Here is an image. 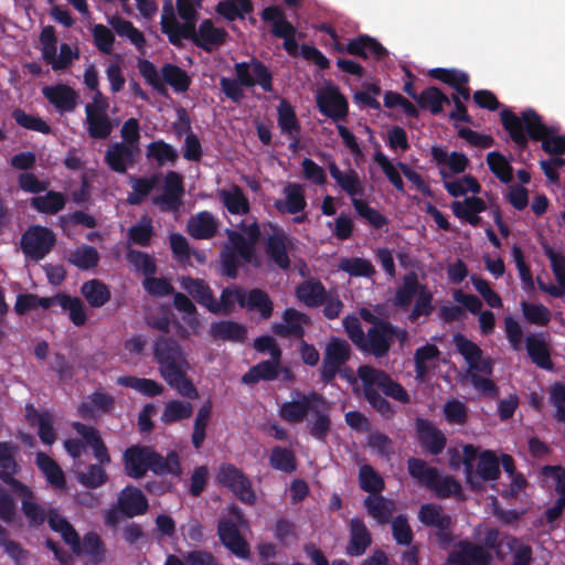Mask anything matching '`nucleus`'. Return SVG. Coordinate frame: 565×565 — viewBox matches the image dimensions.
Segmentation results:
<instances>
[{"instance_id":"1","label":"nucleus","mask_w":565,"mask_h":565,"mask_svg":"<svg viewBox=\"0 0 565 565\" xmlns=\"http://www.w3.org/2000/svg\"><path fill=\"white\" fill-rule=\"evenodd\" d=\"M501 122L521 150L527 147L531 138L534 141H541L543 150L550 154H565V137L554 136L553 128L544 125L535 110H524L520 118L511 109L505 108L501 111Z\"/></svg>"},{"instance_id":"2","label":"nucleus","mask_w":565,"mask_h":565,"mask_svg":"<svg viewBox=\"0 0 565 565\" xmlns=\"http://www.w3.org/2000/svg\"><path fill=\"white\" fill-rule=\"evenodd\" d=\"M152 355L161 377L170 387L183 397H199L195 385L186 375L190 365L178 340L170 335L156 337L152 341Z\"/></svg>"},{"instance_id":"3","label":"nucleus","mask_w":565,"mask_h":565,"mask_svg":"<svg viewBox=\"0 0 565 565\" xmlns=\"http://www.w3.org/2000/svg\"><path fill=\"white\" fill-rule=\"evenodd\" d=\"M242 233L226 228L227 243L220 252L221 274L227 278L235 279L238 276V269L243 264L259 266L256 257V245L260 239V227L255 221L250 224L241 223Z\"/></svg>"},{"instance_id":"4","label":"nucleus","mask_w":565,"mask_h":565,"mask_svg":"<svg viewBox=\"0 0 565 565\" xmlns=\"http://www.w3.org/2000/svg\"><path fill=\"white\" fill-rule=\"evenodd\" d=\"M358 376L362 382L363 395L367 403L385 418H392L395 411L380 391L399 403H409V395L402 384L394 381L385 371L370 365H361Z\"/></svg>"},{"instance_id":"5","label":"nucleus","mask_w":565,"mask_h":565,"mask_svg":"<svg viewBox=\"0 0 565 565\" xmlns=\"http://www.w3.org/2000/svg\"><path fill=\"white\" fill-rule=\"evenodd\" d=\"M125 475L132 479L143 478L148 471L157 476L171 475L180 478L182 468L177 451L171 450L166 457L152 447L132 445L122 454Z\"/></svg>"},{"instance_id":"6","label":"nucleus","mask_w":565,"mask_h":565,"mask_svg":"<svg viewBox=\"0 0 565 565\" xmlns=\"http://www.w3.org/2000/svg\"><path fill=\"white\" fill-rule=\"evenodd\" d=\"M235 77H221L220 89L226 98L239 104L245 98L244 88L258 85L265 93L274 92L273 73L267 65L258 58L234 64Z\"/></svg>"},{"instance_id":"7","label":"nucleus","mask_w":565,"mask_h":565,"mask_svg":"<svg viewBox=\"0 0 565 565\" xmlns=\"http://www.w3.org/2000/svg\"><path fill=\"white\" fill-rule=\"evenodd\" d=\"M407 335L406 329L386 321L377 327H370L359 349L376 359H383L387 356L395 340L403 344Z\"/></svg>"},{"instance_id":"8","label":"nucleus","mask_w":565,"mask_h":565,"mask_svg":"<svg viewBox=\"0 0 565 565\" xmlns=\"http://www.w3.org/2000/svg\"><path fill=\"white\" fill-rule=\"evenodd\" d=\"M56 244L55 233L43 225H30L21 235L20 247L25 256L34 262H40L50 254Z\"/></svg>"},{"instance_id":"9","label":"nucleus","mask_w":565,"mask_h":565,"mask_svg":"<svg viewBox=\"0 0 565 565\" xmlns=\"http://www.w3.org/2000/svg\"><path fill=\"white\" fill-rule=\"evenodd\" d=\"M216 481L222 487L228 489L243 503L254 505L256 503V493L252 481L233 463H221L216 473Z\"/></svg>"},{"instance_id":"10","label":"nucleus","mask_w":565,"mask_h":565,"mask_svg":"<svg viewBox=\"0 0 565 565\" xmlns=\"http://www.w3.org/2000/svg\"><path fill=\"white\" fill-rule=\"evenodd\" d=\"M260 18L266 23H271L270 33L277 39L284 40V49L290 56L298 54L296 41V28L289 22L284 10L279 6H269L263 9Z\"/></svg>"},{"instance_id":"11","label":"nucleus","mask_w":565,"mask_h":565,"mask_svg":"<svg viewBox=\"0 0 565 565\" xmlns=\"http://www.w3.org/2000/svg\"><path fill=\"white\" fill-rule=\"evenodd\" d=\"M350 344L340 338H332L326 345L322 365L320 367V381L330 384L340 373L341 367L350 360Z\"/></svg>"},{"instance_id":"12","label":"nucleus","mask_w":565,"mask_h":565,"mask_svg":"<svg viewBox=\"0 0 565 565\" xmlns=\"http://www.w3.org/2000/svg\"><path fill=\"white\" fill-rule=\"evenodd\" d=\"M334 50L363 60H367L372 56L376 62L385 61L390 54L375 38L367 34H359L358 36L349 40L347 44H342L337 40L334 43Z\"/></svg>"},{"instance_id":"13","label":"nucleus","mask_w":565,"mask_h":565,"mask_svg":"<svg viewBox=\"0 0 565 565\" xmlns=\"http://www.w3.org/2000/svg\"><path fill=\"white\" fill-rule=\"evenodd\" d=\"M452 342L458 353L465 359L468 371H480L486 375H492L493 361L490 356H483L482 349L461 333H456Z\"/></svg>"},{"instance_id":"14","label":"nucleus","mask_w":565,"mask_h":565,"mask_svg":"<svg viewBox=\"0 0 565 565\" xmlns=\"http://www.w3.org/2000/svg\"><path fill=\"white\" fill-rule=\"evenodd\" d=\"M292 241L282 228L274 227V232L265 241L264 250L269 263L277 268L287 271L290 269L291 260L288 249Z\"/></svg>"},{"instance_id":"15","label":"nucleus","mask_w":565,"mask_h":565,"mask_svg":"<svg viewBox=\"0 0 565 565\" xmlns=\"http://www.w3.org/2000/svg\"><path fill=\"white\" fill-rule=\"evenodd\" d=\"M184 184L182 175L177 171H168L164 177L163 191L153 198V204L162 212H178L182 205Z\"/></svg>"},{"instance_id":"16","label":"nucleus","mask_w":565,"mask_h":565,"mask_svg":"<svg viewBox=\"0 0 565 565\" xmlns=\"http://www.w3.org/2000/svg\"><path fill=\"white\" fill-rule=\"evenodd\" d=\"M321 402L322 395L317 392L308 394L296 392V397L280 406L279 416L291 424L302 423L316 404Z\"/></svg>"},{"instance_id":"17","label":"nucleus","mask_w":565,"mask_h":565,"mask_svg":"<svg viewBox=\"0 0 565 565\" xmlns=\"http://www.w3.org/2000/svg\"><path fill=\"white\" fill-rule=\"evenodd\" d=\"M317 106L321 114L333 121L344 120L349 114V103L337 86H329L319 92Z\"/></svg>"},{"instance_id":"18","label":"nucleus","mask_w":565,"mask_h":565,"mask_svg":"<svg viewBox=\"0 0 565 565\" xmlns=\"http://www.w3.org/2000/svg\"><path fill=\"white\" fill-rule=\"evenodd\" d=\"M18 445L11 441H0V480L11 490L22 487L23 482L15 478L21 471L17 460Z\"/></svg>"},{"instance_id":"19","label":"nucleus","mask_w":565,"mask_h":565,"mask_svg":"<svg viewBox=\"0 0 565 565\" xmlns=\"http://www.w3.org/2000/svg\"><path fill=\"white\" fill-rule=\"evenodd\" d=\"M217 535L221 543L235 556L243 559L249 557V545L232 520L222 519L218 521Z\"/></svg>"},{"instance_id":"20","label":"nucleus","mask_w":565,"mask_h":565,"mask_svg":"<svg viewBox=\"0 0 565 565\" xmlns=\"http://www.w3.org/2000/svg\"><path fill=\"white\" fill-rule=\"evenodd\" d=\"M21 500V510L25 516L28 524L32 529L42 526L47 518L49 512L43 505L36 502V497L31 487L25 483L22 487L12 490Z\"/></svg>"},{"instance_id":"21","label":"nucleus","mask_w":565,"mask_h":565,"mask_svg":"<svg viewBox=\"0 0 565 565\" xmlns=\"http://www.w3.org/2000/svg\"><path fill=\"white\" fill-rule=\"evenodd\" d=\"M179 124H173L177 135L180 137L186 132L183 143V158L188 161L199 162L202 159L203 150L199 137L191 131V120L184 108L177 111Z\"/></svg>"},{"instance_id":"22","label":"nucleus","mask_w":565,"mask_h":565,"mask_svg":"<svg viewBox=\"0 0 565 565\" xmlns=\"http://www.w3.org/2000/svg\"><path fill=\"white\" fill-rule=\"evenodd\" d=\"M139 152L140 149H135L124 142H114L105 152V163L111 171L124 174L129 167L136 163Z\"/></svg>"},{"instance_id":"23","label":"nucleus","mask_w":565,"mask_h":565,"mask_svg":"<svg viewBox=\"0 0 565 565\" xmlns=\"http://www.w3.org/2000/svg\"><path fill=\"white\" fill-rule=\"evenodd\" d=\"M309 322L306 313L294 308H287L282 312V322H276L271 326L274 334L280 338L302 339L305 335L303 324Z\"/></svg>"},{"instance_id":"24","label":"nucleus","mask_w":565,"mask_h":565,"mask_svg":"<svg viewBox=\"0 0 565 565\" xmlns=\"http://www.w3.org/2000/svg\"><path fill=\"white\" fill-rule=\"evenodd\" d=\"M117 503L126 518H135L145 514L149 509V502L145 493L135 486H126L117 497Z\"/></svg>"},{"instance_id":"25","label":"nucleus","mask_w":565,"mask_h":565,"mask_svg":"<svg viewBox=\"0 0 565 565\" xmlns=\"http://www.w3.org/2000/svg\"><path fill=\"white\" fill-rule=\"evenodd\" d=\"M448 562L454 565H490L492 556L481 545L460 541L458 551L449 556Z\"/></svg>"},{"instance_id":"26","label":"nucleus","mask_w":565,"mask_h":565,"mask_svg":"<svg viewBox=\"0 0 565 565\" xmlns=\"http://www.w3.org/2000/svg\"><path fill=\"white\" fill-rule=\"evenodd\" d=\"M415 427L418 440L431 455H439L446 447L447 438L431 422L416 418Z\"/></svg>"},{"instance_id":"27","label":"nucleus","mask_w":565,"mask_h":565,"mask_svg":"<svg viewBox=\"0 0 565 565\" xmlns=\"http://www.w3.org/2000/svg\"><path fill=\"white\" fill-rule=\"evenodd\" d=\"M228 36L223 28H216L211 19H204L198 28V36L194 45L203 51L211 53L222 46Z\"/></svg>"},{"instance_id":"28","label":"nucleus","mask_w":565,"mask_h":565,"mask_svg":"<svg viewBox=\"0 0 565 565\" xmlns=\"http://www.w3.org/2000/svg\"><path fill=\"white\" fill-rule=\"evenodd\" d=\"M350 540L345 547L349 556L358 557L363 555L372 544V535L363 520L354 516L349 523Z\"/></svg>"},{"instance_id":"29","label":"nucleus","mask_w":565,"mask_h":565,"mask_svg":"<svg viewBox=\"0 0 565 565\" xmlns=\"http://www.w3.org/2000/svg\"><path fill=\"white\" fill-rule=\"evenodd\" d=\"M43 96L60 111H73L77 106L78 95L74 88L66 84L45 86Z\"/></svg>"},{"instance_id":"30","label":"nucleus","mask_w":565,"mask_h":565,"mask_svg":"<svg viewBox=\"0 0 565 565\" xmlns=\"http://www.w3.org/2000/svg\"><path fill=\"white\" fill-rule=\"evenodd\" d=\"M312 419L308 424L309 434L319 441H326L331 430V418L329 403L322 395V402L313 407Z\"/></svg>"},{"instance_id":"31","label":"nucleus","mask_w":565,"mask_h":565,"mask_svg":"<svg viewBox=\"0 0 565 565\" xmlns=\"http://www.w3.org/2000/svg\"><path fill=\"white\" fill-rule=\"evenodd\" d=\"M525 348L529 358L536 366L546 371L553 369L550 345L543 338V333L529 334L525 338Z\"/></svg>"},{"instance_id":"32","label":"nucleus","mask_w":565,"mask_h":565,"mask_svg":"<svg viewBox=\"0 0 565 565\" xmlns=\"http://www.w3.org/2000/svg\"><path fill=\"white\" fill-rule=\"evenodd\" d=\"M26 419L31 426H38V435L40 440L51 446L56 440L54 429V419L49 412H39L32 405L26 407Z\"/></svg>"},{"instance_id":"33","label":"nucleus","mask_w":565,"mask_h":565,"mask_svg":"<svg viewBox=\"0 0 565 565\" xmlns=\"http://www.w3.org/2000/svg\"><path fill=\"white\" fill-rule=\"evenodd\" d=\"M285 201H276L275 207L280 213L297 214L307 206L305 190L299 183H288L285 189Z\"/></svg>"},{"instance_id":"34","label":"nucleus","mask_w":565,"mask_h":565,"mask_svg":"<svg viewBox=\"0 0 565 565\" xmlns=\"http://www.w3.org/2000/svg\"><path fill=\"white\" fill-rule=\"evenodd\" d=\"M330 175L335 180L338 185L347 192L352 199H358V195H362L364 188L355 170L350 169L347 173L342 172L335 161L328 163Z\"/></svg>"},{"instance_id":"35","label":"nucleus","mask_w":565,"mask_h":565,"mask_svg":"<svg viewBox=\"0 0 565 565\" xmlns=\"http://www.w3.org/2000/svg\"><path fill=\"white\" fill-rule=\"evenodd\" d=\"M217 232V222L209 211H202L192 216L188 223V233L196 239H210Z\"/></svg>"},{"instance_id":"36","label":"nucleus","mask_w":565,"mask_h":565,"mask_svg":"<svg viewBox=\"0 0 565 565\" xmlns=\"http://www.w3.org/2000/svg\"><path fill=\"white\" fill-rule=\"evenodd\" d=\"M241 308L247 311H257L262 319L268 320L274 312V302L265 290L254 288L248 292L245 290L244 302L241 303Z\"/></svg>"},{"instance_id":"37","label":"nucleus","mask_w":565,"mask_h":565,"mask_svg":"<svg viewBox=\"0 0 565 565\" xmlns=\"http://www.w3.org/2000/svg\"><path fill=\"white\" fill-rule=\"evenodd\" d=\"M519 540L510 534H501L498 529L491 527L487 531L483 537L484 547L494 551L499 559H504L505 556L514 551Z\"/></svg>"},{"instance_id":"38","label":"nucleus","mask_w":565,"mask_h":565,"mask_svg":"<svg viewBox=\"0 0 565 565\" xmlns=\"http://www.w3.org/2000/svg\"><path fill=\"white\" fill-rule=\"evenodd\" d=\"M210 334L216 340L243 342L247 337V328L232 320L218 321L211 324Z\"/></svg>"},{"instance_id":"39","label":"nucleus","mask_w":565,"mask_h":565,"mask_svg":"<svg viewBox=\"0 0 565 565\" xmlns=\"http://www.w3.org/2000/svg\"><path fill=\"white\" fill-rule=\"evenodd\" d=\"M281 360H265L252 366L243 376L244 384H256L260 381H275L279 376Z\"/></svg>"},{"instance_id":"40","label":"nucleus","mask_w":565,"mask_h":565,"mask_svg":"<svg viewBox=\"0 0 565 565\" xmlns=\"http://www.w3.org/2000/svg\"><path fill=\"white\" fill-rule=\"evenodd\" d=\"M35 463L52 487L58 490L66 488V479L63 470L49 455L39 451L35 457Z\"/></svg>"},{"instance_id":"41","label":"nucleus","mask_w":565,"mask_h":565,"mask_svg":"<svg viewBox=\"0 0 565 565\" xmlns=\"http://www.w3.org/2000/svg\"><path fill=\"white\" fill-rule=\"evenodd\" d=\"M181 287L186 290L195 301L209 311L213 308L215 297L209 284L200 278L183 277Z\"/></svg>"},{"instance_id":"42","label":"nucleus","mask_w":565,"mask_h":565,"mask_svg":"<svg viewBox=\"0 0 565 565\" xmlns=\"http://www.w3.org/2000/svg\"><path fill=\"white\" fill-rule=\"evenodd\" d=\"M297 298L307 307L317 308L327 300V291L321 281H303L296 288Z\"/></svg>"},{"instance_id":"43","label":"nucleus","mask_w":565,"mask_h":565,"mask_svg":"<svg viewBox=\"0 0 565 565\" xmlns=\"http://www.w3.org/2000/svg\"><path fill=\"white\" fill-rule=\"evenodd\" d=\"M66 196L62 192L50 190L45 195H36L30 200L32 209L42 214L55 215L65 207Z\"/></svg>"},{"instance_id":"44","label":"nucleus","mask_w":565,"mask_h":565,"mask_svg":"<svg viewBox=\"0 0 565 565\" xmlns=\"http://www.w3.org/2000/svg\"><path fill=\"white\" fill-rule=\"evenodd\" d=\"M422 285L415 271L407 273L402 280V285L396 289L393 303L401 309H407L414 297L419 292Z\"/></svg>"},{"instance_id":"45","label":"nucleus","mask_w":565,"mask_h":565,"mask_svg":"<svg viewBox=\"0 0 565 565\" xmlns=\"http://www.w3.org/2000/svg\"><path fill=\"white\" fill-rule=\"evenodd\" d=\"M245 289L239 286L225 287L220 297V301L214 300L213 308H210V312L214 315H230L235 309V303L241 307L244 302Z\"/></svg>"},{"instance_id":"46","label":"nucleus","mask_w":565,"mask_h":565,"mask_svg":"<svg viewBox=\"0 0 565 565\" xmlns=\"http://www.w3.org/2000/svg\"><path fill=\"white\" fill-rule=\"evenodd\" d=\"M418 519L425 526L445 530L451 527V516L445 514L440 505L434 503H425L418 511Z\"/></svg>"},{"instance_id":"47","label":"nucleus","mask_w":565,"mask_h":565,"mask_svg":"<svg viewBox=\"0 0 565 565\" xmlns=\"http://www.w3.org/2000/svg\"><path fill=\"white\" fill-rule=\"evenodd\" d=\"M81 292L93 308L103 307L111 297L108 286L99 279H90L84 282L81 287Z\"/></svg>"},{"instance_id":"48","label":"nucleus","mask_w":565,"mask_h":565,"mask_svg":"<svg viewBox=\"0 0 565 565\" xmlns=\"http://www.w3.org/2000/svg\"><path fill=\"white\" fill-rule=\"evenodd\" d=\"M160 74L163 84L170 85L175 93H185L192 83L186 71L172 63H166L161 67Z\"/></svg>"},{"instance_id":"49","label":"nucleus","mask_w":565,"mask_h":565,"mask_svg":"<svg viewBox=\"0 0 565 565\" xmlns=\"http://www.w3.org/2000/svg\"><path fill=\"white\" fill-rule=\"evenodd\" d=\"M364 507L367 513L380 524L388 523L394 512L393 502L381 494L375 497L369 495L364 500Z\"/></svg>"},{"instance_id":"50","label":"nucleus","mask_w":565,"mask_h":565,"mask_svg":"<svg viewBox=\"0 0 565 565\" xmlns=\"http://www.w3.org/2000/svg\"><path fill=\"white\" fill-rule=\"evenodd\" d=\"M417 105L423 109H429L433 115H439L444 105L450 104V99L436 86L425 88L417 98Z\"/></svg>"},{"instance_id":"51","label":"nucleus","mask_w":565,"mask_h":565,"mask_svg":"<svg viewBox=\"0 0 565 565\" xmlns=\"http://www.w3.org/2000/svg\"><path fill=\"white\" fill-rule=\"evenodd\" d=\"M407 470L409 476L417 480L420 486L429 488L434 481H437V468L428 466L427 462L420 458H408Z\"/></svg>"},{"instance_id":"52","label":"nucleus","mask_w":565,"mask_h":565,"mask_svg":"<svg viewBox=\"0 0 565 565\" xmlns=\"http://www.w3.org/2000/svg\"><path fill=\"white\" fill-rule=\"evenodd\" d=\"M108 22L119 36H126L138 50H142L145 47L146 38L131 21L125 20L119 15H114L108 20Z\"/></svg>"},{"instance_id":"53","label":"nucleus","mask_w":565,"mask_h":565,"mask_svg":"<svg viewBox=\"0 0 565 565\" xmlns=\"http://www.w3.org/2000/svg\"><path fill=\"white\" fill-rule=\"evenodd\" d=\"M220 198L231 214L242 215L249 212V202L243 190L237 185L232 190H222Z\"/></svg>"},{"instance_id":"54","label":"nucleus","mask_w":565,"mask_h":565,"mask_svg":"<svg viewBox=\"0 0 565 565\" xmlns=\"http://www.w3.org/2000/svg\"><path fill=\"white\" fill-rule=\"evenodd\" d=\"M254 4L250 0H223L216 6V12L227 21L244 19L245 14L253 12Z\"/></svg>"},{"instance_id":"55","label":"nucleus","mask_w":565,"mask_h":565,"mask_svg":"<svg viewBox=\"0 0 565 565\" xmlns=\"http://www.w3.org/2000/svg\"><path fill=\"white\" fill-rule=\"evenodd\" d=\"M117 383L121 386L132 388L148 397L158 396L163 391L162 385L157 381L132 375L120 376L118 377Z\"/></svg>"},{"instance_id":"56","label":"nucleus","mask_w":565,"mask_h":565,"mask_svg":"<svg viewBox=\"0 0 565 565\" xmlns=\"http://www.w3.org/2000/svg\"><path fill=\"white\" fill-rule=\"evenodd\" d=\"M88 136L93 139H106L113 131V124L107 113L86 114Z\"/></svg>"},{"instance_id":"57","label":"nucleus","mask_w":565,"mask_h":565,"mask_svg":"<svg viewBox=\"0 0 565 565\" xmlns=\"http://www.w3.org/2000/svg\"><path fill=\"white\" fill-rule=\"evenodd\" d=\"M154 235L152 220L149 216H142L141 220L130 226L127 232V238L130 244L141 247H148Z\"/></svg>"},{"instance_id":"58","label":"nucleus","mask_w":565,"mask_h":565,"mask_svg":"<svg viewBox=\"0 0 565 565\" xmlns=\"http://www.w3.org/2000/svg\"><path fill=\"white\" fill-rule=\"evenodd\" d=\"M278 126L284 135H300L301 126L296 116L294 107L286 100L281 99L278 108Z\"/></svg>"},{"instance_id":"59","label":"nucleus","mask_w":565,"mask_h":565,"mask_svg":"<svg viewBox=\"0 0 565 565\" xmlns=\"http://www.w3.org/2000/svg\"><path fill=\"white\" fill-rule=\"evenodd\" d=\"M67 262L78 269L89 270L98 265L99 254L94 246L82 245L68 255Z\"/></svg>"},{"instance_id":"60","label":"nucleus","mask_w":565,"mask_h":565,"mask_svg":"<svg viewBox=\"0 0 565 565\" xmlns=\"http://www.w3.org/2000/svg\"><path fill=\"white\" fill-rule=\"evenodd\" d=\"M269 465L276 470L291 473L297 469V458L291 449L275 446L269 456Z\"/></svg>"},{"instance_id":"61","label":"nucleus","mask_w":565,"mask_h":565,"mask_svg":"<svg viewBox=\"0 0 565 565\" xmlns=\"http://www.w3.org/2000/svg\"><path fill=\"white\" fill-rule=\"evenodd\" d=\"M193 413V406L190 402L172 399L166 403L161 422L172 424L189 418Z\"/></svg>"},{"instance_id":"62","label":"nucleus","mask_w":565,"mask_h":565,"mask_svg":"<svg viewBox=\"0 0 565 565\" xmlns=\"http://www.w3.org/2000/svg\"><path fill=\"white\" fill-rule=\"evenodd\" d=\"M81 544L82 554L87 555L95 565H99L104 561L106 554L105 544L96 532H87L83 536Z\"/></svg>"},{"instance_id":"63","label":"nucleus","mask_w":565,"mask_h":565,"mask_svg":"<svg viewBox=\"0 0 565 565\" xmlns=\"http://www.w3.org/2000/svg\"><path fill=\"white\" fill-rule=\"evenodd\" d=\"M339 268L353 277L371 278L375 275V268L369 259L362 257L342 258Z\"/></svg>"},{"instance_id":"64","label":"nucleus","mask_w":565,"mask_h":565,"mask_svg":"<svg viewBox=\"0 0 565 565\" xmlns=\"http://www.w3.org/2000/svg\"><path fill=\"white\" fill-rule=\"evenodd\" d=\"M360 488L370 493H381L385 488V482L380 473L370 465H363L359 471Z\"/></svg>"}]
</instances>
